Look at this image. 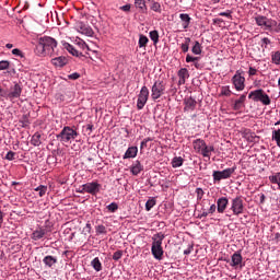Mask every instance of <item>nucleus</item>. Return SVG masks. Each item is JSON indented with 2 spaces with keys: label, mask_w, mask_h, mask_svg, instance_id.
<instances>
[{
  "label": "nucleus",
  "mask_w": 280,
  "mask_h": 280,
  "mask_svg": "<svg viewBox=\"0 0 280 280\" xmlns=\"http://www.w3.org/2000/svg\"><path fill=\"white\" fill-rule=\"evenodd\" d=\"M58 42L50 36L40 37L37 40L35 52L37 56H58Z\"/></svg>",
  "instance_id": "nucleus-1"
},
{
  "label": "nucleus",
  "mask_w": 280,
  "mask_h": 280,
  "mask_svg": "<svg viewBox=\"0 0 280 280\" xmlns=\"http://www.w3.org/2000/svg\"><path fill=\"white\" fill-rule=\"evenodd\" d=\"M163 240H165V234L161 232L152 236L151 253L154 259H158V261H161V259H163Z\"/></svg>",
  "instance_id": "nucleus-2"
},
{
  "label": "nucleus",
  "mask_w": 280,
  "mask_h": 280,
  "mask_svg": "<svg viewBox=\"0 0 280 280\" xmlns=\"http://www.w3.org/2000/svg\"><path fill=\"white\" fill-rule=\"evenodd\" d=\"M74 45H71L69 43H63V48L71 54V56H75L77 58H80L82 56V51L88 49L90 51L89 45H86V42H84L82 38H77L74 40Z\"/></svg>",
  "instance_id": "nucleus-3"
},
{
  "label": "nucleus",
  "mask_w": 280,
  "mask_h": 280,
  "mask_svg": "<svg viewBox=\"0 0 280 280\" xmlns=\"http://www.w3.org/2000/svg\"><path fill=\"white\" fill-rule=\"evenodd\" d=\"M78 131L73 129L72 127L66 126L62 128V130L57 135V140L60 141V143H69L70 141H73L78 138Z\"/></svg>",
  "instance_id": "nucleus-4"
},
{
  "label": "nucleus",
  "mask_w": 280,
  "mask_h": 280,
  "mask_svg": "<svg viewBox=\"0 0 280 280\" xmlns=\"http://www.w3.org/2000/svg\"><path fill=\"white\" fill-rule=\"evenodd\" d=\"M248 97L253 102H260L264 106H270L271 104L270 96L261 89L249 92Z\"/></svg>",
  "instance_id": "nucleus-5"
},
{
  "label": "nucleus",
  "mask_w": 280,
  "mask_h": 280,
  "mask_svg": "<svg viewBox=\"0 0 280 280\" xmlns=\"http://www.w3.org/2000/svg\"><path fill=\"white\" fill-rule=\"evenodd\" d=\"M102 189V184L97 182H90L81 186L80 194H90L91 196H97Z\"/></svg>",
  "instance_id": "nucleus-6"
},
{
  "label": "nucleus",
  "mask_w": 280,
  "mask_h": 280,
  "mask_svg": "<svg viewBox=\"0 0 280 280\" xmlns=\"http://www.w3.org/2000/svg\"><path fill=\"white\" fill-rule=\"evenodd\" d=\"M235 170H237V167L234 166L225 168L223 171H213L212 178L214 183H220V180H226V178H231V176L235 174Z\"/></svg>",
  "instance_id": "nucleus-7"
},
{
  "label": "nucleus",
  "mask_w": 280,
  "mask_h": 280,
  "mask_svg": "<svg viewBox=\"0 0 280 280\" xmlns=\"http://www.w3.org/2000/svg\"><path fill=\"white\" fill-rule=\"evenodd\" d=\"M23 93V88H21V84L14 83L8 91H4V100H9L10 102H14V100H19L21 97V94Z\"/></svg>",
  "instance_id": "nucleus-8"
},
{
  "label": "nucleus",
  "mask_w": 280,
  "mask_h": 280,
  "mask_svg": "<svg viewBox=\"0 0 280 280\" xmlns=\"http://www.w3.org/2000/svg\"><path fill=\"white\" fill-rule=\"evenodd\" d=\"M230 210L233 215H242L244 213V199L242 196H237L231 200Z\"/></svg>",
  "instance_id": "nucleus-9"
},
{
  "label": "nucleus",
  "mask_w": 280,
  "mask_h": 280,
  "mask_svg": "<svg viewBox=\"0 0 280 280\" xmlns=\"http://www.w3.org/2000/svg\"><path fill=\"white\" fill-rule=\"evenodd\" d=\"M162 95H165V82L158 80L151 88V97L156 101Z\"/></svg>",
  "instance_id": "nucleus-10"
},
{
  "label": "nucleus",
  "mask_w": 280,
  "mask_h": 280,
  "mask_svg": "<svg viewBox=\"0 0 280 280\" xmlns=\"http://www.w3.org/2000/svg\"><path fill=\"white\" fill-rule=\"evenodd\" d=\"M246 78L242 75V71L237 70L235 74L232 77V84L234 85L236 91H244L246 89Z\"/></svg>",
  "instance_id": "nucleus-11"
},
{
  "label": "nucleus",
  "mask_w": 280,
  "mask_h": 280,
  "mask_svg": "<svg viewBox=\"0 0 280 280\" xmlns=\"http://www.w3.org/2000/svg\"><path fill=\"white\" fill-rule=\"evenodd\" d=\"M150 97V90H148V86H142L141 91L138 95V101H137V108L138 110H143V107L145 104H148V98Z\"/></svg>",
  "instance_id": "nucleus-12"
},
{
  "label": "nucleus",
  "mask_w": 280,
  "mask_h": 280,
  "mask_svg": "<svg viewBox=\"0 0 280 280\" xmlns=\"http://www.w3.org/2000/svg\"><path fill=\"white\" fill-rule=\"evenodd\" d=\"M241 135L243 139H246L248 143H257L259 141V137L253 132L250 129H242Z\"/></svg>",
  "instance_id": "nucleus-13"
},
{
  "label": "nucleus",
  "mask_w": 280,
  "mask_h": 280,
  "mask_svg": "<svg viewBox=\"0 0 280 280\" xmlns=\"http://www.w3.org/2000/svg\"><path fill=\"white\" fill-rule=\"evenodd\" d=\"M77 31L84 36H93L94 34L93 28L89 26V24H84V22H79L77 24Z\"/></svg>",
  "instance_id": "nucleus-14"
},
{
  "label": "nucleus",
  "mask_w": 280,
  "mask_h": 280,
  "mask_svg": "<svg viewBox=\"0 0 280 280\" xmlns=\"http://www.w3.org/2000/svg\"><path fill=\"white\" fill-rule=\"evenodd\" d=\"M45 235H47V229H45V228H37L31 234V238L34 242H38L39 240H44Z\"/></svg>",
  "instance_id": "nucleus-15"
},
{
  "label": "nucleus",
  "mask_w": 280,
  "mask_h": 280,
  "mask_svg": "<svg viewBox=\"0 0 280 280\" xmlns=\"http://www.w3.org/2000/svg\"><path fill=\"white\" fill-rule=\"evenodd\" d=\"M226 207H229V198L221 197L217 200V211L218 213H223L226 211Z\"/></svg>",
  "instance_id": "nucleus-16"
},
{
  "label": "nucleus",
  "mask_w": 280,
  "mask_h": 280,
  "mask_svg": "<svg viewBox=\"0 0 280 280\" xmlns=\"http://www.w3.org/2000/svg\"><path fill=\"white\" fill-rule=\"evenodd\" d=\"M184 110H196V106L198 105V102L196 98L189 96L184 100Z\"/></svg>",
  "instance_id": "nucleus-17"
},
{
  "label": "nucleus",
  "mask_w": 280,
  "mask_h": 280,
  "mask_svg": "<svg viewBox=\"0 0 280 280\" xmlns=\"http://www.w3.org/2000/svg\"><path fill=\"white\" fill-rule=\"evenodd\" d=\"M177 75L179 78L178 84L179 86H183V84L187 82V78H189V70H187V68H182L178 70Z\"/></svg>",
  "instance_id": "nucleus-18"
},
{
  "label": "nucleus",
  "mask_w": 280,
  "mask_h": 280,
  "mask_svg": "<svg viewBox=\"0 0 280 280\" xmlns=\"http://www.w3.org/2000/svg\"><path fill=\"white\" fill-rule=\"evenodd\" d=\"M255 21L259 27H266V30H268L271 19H268L264 15H258L255 18Z\"/></svg>",
  "instance_id": "nucleus-19"
},
{
  "label": "nucleus",
  "mask_w": 280,
  "mask_h": 280,
  "mask_svg": "<svg viewBox=\"0 0 280 280\" xmlns=\"http://www.w3.org/2000/svg\"><path fill=\"white\" fill-rule=\"evenodd\" d=\"M69 62V59H67V57L65 56H59L56 58L51 59V65H54V67H65L67 63Z\"/></svg>",
  "instance_id": "nucleus-20"
},
{
  "label": "nucleus",
  "mask_w": 280,
  "mask_h": 280,
  "mask_svg": "<svg viewBox=\"0 0 280 280\" xmlns=\"http://www.w3.org/2000/svg\"><path fill=\"white\" fill-rule=\"evenodd\" d=\"M269 182L271 183V185H277V187L271 186V189H273V191L280 189V172L270 175Z\"/></svg>",
  "instance_id": "nucleus-21"
},
{
  "label": "nucleus",
  "mask_w": 280,
  "mask_h": 280,
  "mask_svg": "<svg viewBox=\"0 0 280 280\" xmlns=\"http://www.w3.org/2000/svg\"><path fill=\"white\" fill-rule=\"evenodd\" d=\"M242 261H243L242 253L241 252H235L232 255V262L230 264V266H232L233 268H235L237 266H241V268H242Z\"/></svg>",
  "instance_id": "nucleus-22"
},
{
  "label": "nucleus",
  "mask_w": 280,
  "mask_h": 280,
  "mask_svg": "<svg viewBox=\"0 0 280 280\" xmlns=\"http://www.w3.org/2000/svg\"><path fill=\"white\" fill-rule=\"evenodd\" d=\"M244 102H246V94H242L240 98L234 101L233 110H242L244 108Z\"/></svg>",
  "instance_id": "nucleus-23"
},
{
  "label": "nucleus",
  "mask_w": 280,
  "mask_h": 280,
  "mask_svg": "<svg viewBox=\"0 0 280 280\" xmlns=\"http://www.w3.org/2000/svg\"><path fill=\"white\" fill-rule=\"evenodd\" d=\"M130 172L133 176H139V174H141V172H143V165H141V162L136 161L131 167H130Z\"/></svg>",
  "instance_id": "nucleus-24"
},
{
  "label": "nucleus",
  "mask_w": 280,
  "mask_h": 280,
  "mask_svg": "<svg viewBox=\"0 0 280 280\" xmlns=\"http://www.w3.org/2000/svg\"><path fill=\"white\" fill-rule=\"evenodd\" d=\"M138 152L139 149L137 147H129L125 152L122 159H135Z\"/></svg>",
  "instance_id": "nucleus-25"
},
{
  "label": "nucleus",
  "mask_w": 280,
  "mask_h": 280,
  "mask_svg": "<svg viewBox=\"0 0 280 280\" xmlns=\"http://www.w3.org/2000/svg\"><path fill=\"white\" fill-rule=\"evenodd\" d=\"M31 143L32 145H34L35 148H38V145H40L43 143V135L40 132H35L33 136H32V139H31Z\"/></svg>",
  "instance_id": "nucleus-26"
},
{
  "label": "nucleus",
  "mask_w": 280,
  "mask_h": 280,
  "mask_svg": "<svg viewBox=\"0 0 280 280\" xmlns=\"http://www.w3.org/2000/svg\"><path fill=\"white\" fill-rule=\"evenodd\" d=\"M206 145L207 142H205V140L202 139H196L195 141H192V148L197 152H201Z\"/></svg>",
  "instance_id": "nucleus-27"
},
{
  "label": "nucleus",
  "mask_w": 280,
  "mask_h": 280,
  "mask_svg": "<svg viewBox=\"0 0 280 280\" xmlns=\"http://www.w3.org/2000/svg\"><path fill=\"white\" fill-rule=\"evenodd\" d=\"M135 7L142 14H145L148 12V5L145 4V0H135Z\"/></svg>",
  "instance_id": "nucleus-28"
},
{
  "label": "nucleus",
  "mask_w": 280,
  "mask_h": 280,
  "mask_svg": "<svg viewBox=\"0 0 280 280\" xmlns=\"http://www.w3.org/2000/svg\"><path fill=\"white\" fill-rule=\"evenodd\" d=\"M179 19L183 22V28L187 30L189 27V23H191V18L187 13H180Z\"/></svg>",
  "instance_id": "nucleus-29"
},
{
  "label": "nucleus",
  "mask_w": 280,
  "mask_h": 280,
  "mask_svg": "<svg viewBox=\"0 0 280 280\" xmlns=\"http://www.w3.org/2000/svg\"><path fill=\"white\" fill-rule=\"evenodd\" d=\"M215 151V148L213 145H205L203 149H201V155L206 159H211V153Z\"/></svg>",
  "instance_id": "nucleus-30"
},
{
  "label": "nucleus",
  "mask_w": 280,
  "mask_h": 280,
  "mask_svg": "<svg viewBox=\"0 0 280 280\" xmlns=\"http://www.w3.org/2000/svg\"><path fill=\"white\" fill-rule=\"evenodd\" d=\"M43 262L48 268H51L52 266H55V264H58V258H56L54 256H46V257H44Z\"/></svg>",
  "instance_id": "nucleus-31"
},
{
  "label": "nucleus",
  "mask_w": 280,
  "mask_h": 280,
  "mask_svg": "<svg viewBox=\"0 0 280 280\" xmlns=\"http://www.w3.org/2000/svg\"><path fill=\"white\" fill-rule=\"evenodd\" d=\"M148 43H150V39L148 38V36L140 34L139 40H138V45H139L140 49L147 48Z\"/></svg>",
  "instance_id": "nucleus-32"
},
{
  "label": "nucleus",
  "mask_w": 280,
  "mask_h": 280,
  "mask_svg": "<svg viewBox=\"0 0 280 280\" xmlns=\"http://www.w3.org/2000/svg\"><path fill=\"white\" fill-rule=\"evenodd\" d=\"M183 163H185V160L182 156H175L173 158L171 165L176 170V167H183Z\"/></svg>",
  "instance_id": "nucleus-33"
},
{
  "label": "nucleus",
  "mask_w": 280,
  "mask_h": 280,
  "mask_svg": "<svg viewBox=\"0 0 280 280\" xmlns=\"http://www.w3.org/2000/svg\"><path fill=\"white\" fill-rule=\"evenodd\" d=\"M267 30H272L276 34H280V24L276 20L271 19Z\"/></svg>",
  "instance_id": "nucleus-34"
},
{
  "label": "nucleus",
  "mask_w": 280,
  "mask_h": 280,
  "mask_svg": "<svg viewBox=\"0 0 280 280\" xmlns=\"http://www.w3.org/2000/svg\"><path fill=\"white\" fill-rule=\"evenodd\" d=\"M191 44V38L190 37H185L184 43L180 44V49L184 54H187L189 51V45Z\"/></svg>",
  "instance_id": "nucleus-35"
},
{
  "label": "nucleus",
  "mask_w": 280,
  "mask_h": 280,
  "mask_svg": "<svg viewBox=\"0 0 280 280\" xmlns=\"http://www.w3.org/2000/svg\"><path fill=\"white\" fill-rule=\"evenodd\" d=\"M91 266L94 268V270H96V272L102 271V261H100L98 257H95L92 261H91Z\"/></svg>",
  "instance_id": "nucleus-36"
},
{
  "label": "nucleus",
  "mask_w": 280,
  "mask_h": 280,
  "mask_svg": "<svg viewBox=\"0 0 280 280\" xmlns=\"http://www.w3.org/2000/svg\"><path fill=\"white\" fill-rule=\"evenodd\" d=\"M191 51L192 54H195V56H200V54H202V45L200 44V42H195Z\"/></svg>",
  "instance_id": "nucleus-37"
},
{
  "label": "nucleus",
  "mask_w": 280,
  "mask_h": 280,
  "mask_svg": "<svg viewBox=\"0 0 280 280\" xmlns=\"http://www.w3.org/2000/svg\"><path fill=\"white\" fill-rule=\"evenodd\" d=\"M271 62L273 65L280 66V51H272L271 52Z\"/></svg>",
  "instance_id": "nucleus-38"
},
{
  "label": "nucleus",
  "mask_w": 280,
  "mask_h": 280,
  "mask_svg": "<svg viewBox=\"0 0 280 280\" xmlns=\"http://www.w3.org/2000/svg\"><path fill=\"white\" fill-rule=\"evenodd\" d=\"M149 36L154 45L159 44V31L154 30L149 33Z\"/></svg>",
  "instance_id": "nucleus-39"
},
{
  "label": "nucleus",
  "mask_w": 280,
  "mask_h": 280,
  "mask_svg": "<svg viewBox=\"0 0 280 280\" xmlns=\"http://www.w3.org/2000/svg\"><path fill=\"white\" fill-rule=\"evenodd\" d=\"M268 45H272V42L268 37H262L260 39V47L261 49H268Z\"/></svg>",
  "instance_id": "nucleus-40"
},
{
  "label": "nucleus",
  "mask_w": 280,
  "mask_h": 280,
  "mask_svg": "<svg viewBox=\"0 0 280 280\" xmlns=\"http://www.w3.org/2000/svg\"><path fill=\"white\" fill-rule=\"evenodd\" d=\"M233 92H231V88L229 85H225V86H222L221 88V94L220 95H223L224 97H231Z\"/></svg>",
  "instance_id": "nucleus-41"
},
{
  "label": "nucleus",
  "mask_w": 280,
  "mask_h": 280,
  "mask_svg": "<svg viewBox=\"0 0 280 280\" xmlns=\"http://www.w3.org/2000/svg\"><path fill=\"white\" fill-rule=\"evenodd\" d=\"M272 141H276L277 145L280 148V129L272 131Z\"/></svg>",
  "instance_id": "nucleus-42"
},
{
  "label": "nucleus",
  "mask_w": 280,
  "mask_h": 280,
  "mask_svg": "<svg viewBox=\"0 0 280 280\" xmlns=\"http://www.w3.org/2000/svg\"><path fill=\"white\" fill-rule=\"evenodd\" d=\"M35 191H38L39 198H43L47 194V186L40 185L37 188H35Z\"/></svg>",
  "instance_id": "nucleus-43"
},
{
  "label": "nucleus",
  "mask_w": 280,
  "mask_h": 280,
  "mask_svg": "<svg viewBox=\"0 0 280 280\" xmlns=\"http://www.w3.org/2000/svg\"><path fill=\"white\" fill-rule=\"evenodd\" d=\"M156 205V199L151 198L145 202V210L147 211H151L152 208H154V206Z\"/></svg>",
  "instance_id": "nucleus-44"
},
{
  "label": "nucleus",
  "mask_w": 280,
  "mask_h": 280,
  "mask_svg": "<svg viewBox=\"0 0 280 280\" xmlns=\"http://www.w3.org/2000/svg\"><path fill=\"white\" fill-rule=\"evenodd\" d=\"M106 209L109 211V213H116V211L119 209V205L117 202L109 203Z\"/></svg>",
  "instance_id": "nucleus-45"
},
{
  "label": "nucleus",
  "mask_w": 280,
  "mask_h": 280,
  "mask_svg": "<svg viewBox=\"0 0 280 280\" xmlns=\"http://www.w3.org/2000/svg\"><path fill=\"white\" fill-rule=\"evenodd\" d=\"M96 235H106V226L101 224L95 228Z\"/></svg>",
  "instance_id": "nucleus-46"
},
{
  "label": "nucleus",
  "mask_w": 280,
  "mask_h": 280,
  "mask_svg": "<svg viewBox=\"0 0 280 280\" xmlns=\"http://www.w3.org/2000/svg\"><path fill=\"white\" fill-rule=\"evenodd\" d=\"M5 69H10V61L8 60L0 61V71H5Z\"/></svg>",
  "instance_id": "nucleus-47"
},
{
  "label": "nucleus",
  "mask_w": 280,
  "mask_h": 280,
  "mask_svg": "<svg viewBox=\"0 0 280 280\" xmlns=\"http://www.w3.org/2000/svg\"><path fill=\"white\" fill-rule=\"evenodd\" d=\"M121 257H124V252L122 250H117L113 255L114 261H119V259H121Z\"/></svg>",
  "instance_id": "nucleus-48"
},
{
  "label": "nucleus",
  "mask_w": 280,
  "mask_h": 280,
  "mask_svg": "<svg viewBox=\"0 0 280 280\" xmlns=\"http://www.w3.org/2000/svg\"><path fill=\"white\" fill-rule=\"evenodd\" d=\"M151 10H152L153 12H159V13H161V3H159V2H152Z\"/></svg>",
  "instance_id": "nucleus-49"
},
{
  "label": "nucleus",
  "mask_w": 280,
  "mask_h": 280,
  "mask_svg": "<svg viewBox=\"0 0 280 280\" xmlns=\"http://www.w3.org/2000/svg\"><path fill=\"white\" fill-rule=\"evenodd\" d=\"M14 159H16V153L13 151H9L5 155V160L7 161H14Z\"/></svg>",
  "instance_id": "nucleus-50"
},
{
  "label": "nucleus",
  "mask_w": 280,
  "mask_h": 280,
  "mask_svg": "<svg viewBox=\"0 0 280 280\" xmlns=\"http://www.w3.org/2000/svg\"><path fill=\"white\" fill-rule=\"evenodd\" d=\"M233 11H231V10H228V11H225V12H221V13H219V16H225L226 19H233Z\"/></svg>",
  "instance_id": "nucleus-51"
},
{
  "label": "nucleus",
  "mask_w": 280,
  "mask_h": 280,
  "mask_svg": "<svg viewBox=\"0 0 280 280\" xmlns=\"http://www.w3.org/2000/svg\"><path fill=\"white\" fill-rule=\"evenodd\" d=\"M197 194V200H202V197L205 196V190L202 188H196Z\"/></svg>",
  "instance_id": "nucleus-52"
},
{
  "label": "nucleus",
  "mask_w": 280,
  "mask_h": 280,
  "mask_svg": "<svg viewBox=\"0 0 280 280\" xmlns=\"http://www.w3.org/2000/svg\"><path fill=\"white\" fill-rule=\"evenodd\" d=\"M200 60V57H192L191 55L186 56V62H198Z\"/></svg>",
  "instance_id": "nucleus-53"
},
{
  "label": "nucleus",
  "mask_w": 280,
  "mask_h": 280,
  "mask_svg": "<svg viewBox=\"0 0 280 280\" xmlns=\"http://www.w3.org/2000/svg\"><path fill=\"white\" fill-rule=\"evenodd\" d=\"M68 78H69V80H79L80 73L73 72V73L69 74Z\"/></svg>",
  "instance_id": "nucleus-54"
},
{
  "label": "nucleus",
  "mask_w": 280,
  "mask_h": 280,
  "mask_svg": "<svg viewBox=\"0 0 280 280\" xmlns=\"http://www.w3.org/2000/svg\"><path fill=\"white\" fill-rule=\"evenodd\" d=\"M248 75L249 77L257 75V70L254 67H249Z\"/></svg>",
  "instance_id": "nucleus-55"
},
{
  "label": "nucleus",
  "mask_w": 280,
  "mask_h": 280,
  "mask_svg": "<svg viewBox=\"0 0 280 280\" xmlns=\"http://www.w3.org/2000/svg\"><path fill=\"white\" fill-rule=\"evenodd\" d=\"M130 4H125L122 7H120V10H122V12H130Z\"/></svg>",
  "instance_id": "nucleus-56"
},
{
  "label": "nucleus",
  "mask_w": 280,
  "mask_h": 280,
  "mask_svg": "<svg viewBox=\"0 0 280 280\" xmlns=\"http://www.w3.org/2000/svg\"><path fill=\"white\" fill-rule=\"evenodd\" d=\"M12 54H13V56H22V51H21V49H19V48H14L13 50H12Z\"/></svg>",
  "instance_id": "nucleus-57"
},
{
  "label": "nucleus",
  "mask_w": 280,
  "mask_h": 280,
  "mask_svg": "<svg viewBox=\"0 0 280 280\" xmlns=\"http://www.w3.org/2000/svg\"><path fill=\"white\" fill-rule=\"evenodd\" d=\"M215 209H218V206H215V203H212L209 208V213H215Z\"/></svg>",
  "instance_id": "nucleus-58"
},
{
  "label": "nucleus",
  "mask_w": 280,
  "mask_h": 280,
  "mask_svg": "<svg viewBox=\"0 0 280 280\" xmlns=\"http://www.w3.org/2000/svg\"><path fill=\"white\" fill-rule=\"evenodd\" d=\"M3 97L5 98V91L0 85V102L3 101Z\"/></svg>",
  "instance_id": "nucleus-59"
},
{
  "label": "nucleus",
  "mask_w": 280,
  "mask_h": 280,
  "mask_svg": "<svg viewBox=\"0 0 280 280\" xmlns=\"http://www.w3.org/2000/svg\"><path fill=\"white\" fill-rule=\"evenodd\" d=\"M191 250H194V246H189L187 249H185L184 255H191Z\"/></svg>",
  "instance_id": "nucleus-60"
},
{
  "label": "nucleus",
  "mask_w": 280,
  "mask_h": 280,
  "mask_svg": "<svg viewBox=\"0 0 280 280\" xmlns=\"http://www.w3.org/2000/svg\"><path fill=\"white\" fill-rule=\"evenodd\" d=\"M259 198H260V205H264V202H266V195L260 194Z\"/></svg>",
  "instance_id": "nucleus-61"
},
{
  "label": "nucleus",
  "mask_w": 280,
  "mask_h": 280,
  "mask_svg": "<svg viewBox=\"0 0 280 280\" xmlns=\"http://www.w3.org/2000/svg\"><path fill=\"white\" fill-rule=\"evenodd\" d=\"M4 215H5V213H3V211L0 210V226H1V224H3Z\"/></svg>",
  "instance_id": "nucleus-62"
},
{
  "label": "nucleus",
  "mask_w": 280,
  "mask_h": 280,
  "mask_svg": "<svg viewBox=\"0 0 280 280\" xmlns=\"http://www.w3.org/2000/svg\"><path fill=\"white\" fill-rule=\"evenodd\" d=\"M140 148L143 149V148H148V142L145 140H143L140 144Z\"/></svg>",
  "instance_id": "nucleus-63"
},
{
  "label": "nucleus",
  "mask_w": 280,
  "mask_h": 280,
  "mask_svg": "<svg viewBox=\"0 0 280 280\" xmlns=\"http://www.w3.org/2000/svg\"><path fill=\"white\" fill-rule=\"evenodd\" d=\"M224 21L222 19H213V23L218 24V23H223Z\"/></svg>",
  "instance_id": "nucleus-64"
}]
</instances>
